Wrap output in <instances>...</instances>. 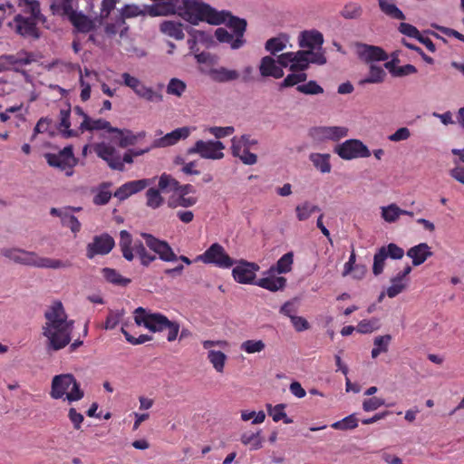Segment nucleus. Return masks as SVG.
Here are the masks:
<instances>
[{
  "label": "nucleus",
  "mask_w": 464,
  "mask_h": 464,
  "mask_svg": "<svg viewBox=\"0 0 464 464\" xmlns=\"http://www.w3.org/2000/svg\"><path fill=\"white\" fill-rule=\"evenodd\" d=\"M43 334L47 338V349L59 351L71 342L73 320H68L62 302L55 301L44 313Z\"/></svg>",
  "instance_id": "f257e3e1"
},
{
  "label": "nucleus",
  "mask_w": 464,
  "mask_h": 464,
  "mask_svg": "<svg viewBox=\"0 0 464 464\" xmlns=\"http://www.w3.org/2000/svg\"><path fill=\"white\" fill-rule=\"evenodd\" d=\"M176 12L184 20L192 24H197L199 21H206L210 24L218 25L223 24L226 13H218L209 5L199 0H181Z\"/></svg>",
  "instance_id": "f03ea898"
},
{
  "label": "nucleus",
  "mask_w": 464,
  "mask_h": 464,
  "mask_svg": "<svg viewBox=\"0 0 464 464\" xmlns=\"http://www.w3.org/2000/svg\"><path fill=\"white\" fill-rule=\"evenodd\" d=\"M1 255L16 264L38 268H67L72 266L69 260L53 259L40 256L35 252L26 251L17 247H5L1 249Z\"/></svg>",
  "instance_id": "7ed1b4c3"
},
{
  "label": "nucleus",
  "mask_w": 464,
  "mask_h": 464,
  "mask_svg": "<svg viewBox=\"0 0 464 464\" xmlns=\"http://www.w3.org/2000/svg\"><path fill=\"white\" fill-rule=\"evenodd\" d=\"M119 246L122 256L128 261H132L134 256H137L140 264L144 266H148L156 260V255L149 252L140 240L133 241L130 233L127 230H121L120 232Z\"/></svg>",
  "instance_id": "20e7f679"
},
{
  "label": "nucleus",
  "mask_w": 464,
  "mask_h": 464,
  "mask_svg": "<svg viewBox=\"0 0 464 464\" xmlns=\"http://www.w3.org/2000/svg\"><path fill=\"white\" fill-rule=\"evenodd\" d=\"M43 14H34L32 13L17 14L12 22L9 23L10 28L18 35L24 38L39 39L40 31L37 27L39 22H44Z\"/></svg>",
  "instance_id": "39448f33"
},
{
  "label": "nucleus",
  "mask_w": 464,
  "mask_h": 464,
  "mask_svg": "<svg viewBox=\"0 0 464 464\" xmlns=\"http://www.w3.org/2000/svg\"><path fill=\"white\" fill-rule=\"evenodd\" d=\"M122 81L121 84L129 87L140 98L148 102L160 103L163 101V95L160 89L163 84L159 85V90H154L152 87L147 86L139 78L130 75L129 72L121 74Z\"/></svg>",
  "instance_id": "423d86ee"
},
{
  "label": "nucleus",
  "mask_w": 464,
  "mask_h": 464,
  "mask_svg": "<svg viewBox=\"0 0 464 464\" xmlns=\"http://www.w3.org/2000/svg\"><path fill=\"white\" fill-rule=\"evenodd\" d=\"M44 158L51 167L64 171L67 177L73 175V169L78 163V160L74 157L72 146L64 147L58 153H46Z\"/></svg>",
  "instance_id": "0eeeda50"
},
{
  "label": "nucleus",
  "mask_w": 464,
  "mask_h": 464,
  "mask_svg": "<svg viewBox=\"0 0 464 464\" xmlns=\"http://www.w3.org/2000/svg\"><path fill=\"white\" fill-rule=\"evenodd\" d=\"M64 394L69 401H79L83 397V392L75 379H53L51 396L60 399Z\"/></svg>",
  "instance_id": "6e6552de"
},
{
  "label": "nucleus",
  "mask_w": 464,
  "mask_h": 464,
  "mask_svg": "<svg viewBox=\"0 0 464 464\" xmlns=\"http://www.w3.org/2000/svg\"><path fill=\"white\" fill-rule=\"evenodd\" d=\"M197 260L204 264H212L219 268H230L236 263L218 243L212 244Z\"/></svg>",
  "instance_id": "1a4fd4ad"
},
{
  "label": "nucleus",
  "mask_w": 464,
  "mask_h": 464,
  "mask_svg": "<svg viewBox=\"0 0 464 464\" xmlns=\"http://www.w3.org/2000/svg\"><path fill=\"white\" fill-rule=\"evenodd\" d=\"M142 11L139 6L134 5H126L120 12L119 15L115 18L113 23H108L105 25L104 31L107 35L113 36L120 33V36L123 37L128 32L129 27L126 25L125 20L127 18L136 17L140 14Z\"/></svg>",
  "instance_id": "9d476101"
},
{
  "label": "nucleus",
  "mask_w": 464,
  "mask_h": 464,
  "mask_svg": "<svg viewBox=\"0 0 464 464\" xmlns=\"http://www.w3.org/2000/svg\"><path fill=\"white\" fill-rule=\"evenodd\" d=\"M334 152L343 160H351L358 158H368L371 151L368 147L360 140L350 139L338 144Z\"/></svg>",
  "instance_id": "9b49d317"
},
{
  "label": "nucleus",
  "mask_w": 464,
  "mask_h": 464,
  "mask_svg": "<svg viewBox=\"0 0 464 464\" xmlns=\"http://www.w3.org/2000/svg\"><path fill=\"white\" fill-rule=\"evenodd\" d=\"M225 145L219 140H197L188 150V154H198L203 159L221 160L224 158Z\"/></svg>",
  "instance_id": "f8f14e48"
},
{
  "label": "nucleus",
  "mask_w": 464,
  "mask_h": 464,
  "mask_svg": "<svg viewBox=\"0 0 464 464\" xmlns=\"http://www.w3.org/2000/svg\"><path fill=\"white\" fill-rule=\"evenodd\" d=\"M134 320L138 325H143L151 332H161L166 329L169 319L159 313L147 314L145 309L138 307L135 312Z\"/></svg>",
  "instance_id": "ddd939ff"
},
{
  "label": "nucleus",
  "mask_w": 464,
  "mask_h": 464,
  "mask_svg": "<svg viewBox=\"0 0 464 464\" xmlns=\"http://www.w3.org/2000/svg\"><path fill=\"white\" fill-rule=\"evenodd\" d=\"M141 237L145 240L146 246L159 255V257L165 262H173L178 260V256L174 253L168 242L160 240L154 236L142 233Z\"/></svg>",
  "instance_id": "4468645a"
},
{
  "label": "nucleus",
  "mask_w": 464,
  "mask_h": 464,
  "mask_svg": "<svg viewBox=\"0 0 464 464\" xmlns=\"http://www.w3.org/2000/svg\"><path fill=\"white\" fill-rule=\"evenodd\" d=\"M93 150L96 155L106 161L111 169L124 170L121 157L113 146L105 142H100L94 145Z\"/></svg>",
  "instance_id": "2eb2a0df"
},
{
  "label": "nucleus",
  "mask_w": 464,
  "mask_h": 464,
  "mask_svg": "<svg viewBox=\"0 0 464 464\" xmlns=\"http://www.w3.org/2000/svg\"><path fill=\"white\" fill-rule=\"evenodd\" d=\"M114 246V239L109 234L104 233L100 236H95L92 242L87 246L86 256L88 258L92 259L97 255H107L112 250Z\"/></svg>",
  "instance_id": "dca6fc26"
},
{
  "label": "nucleus",
  "mask_w": 464,
  "mask_h": 464,
  "mask_svg": "<svg viewBox=\"0 0 464 464\" xmlns=\"http://www.w3.org/2000/svg\"><path fill=\"white\" fill-rule=\"evenodd\" d=\"M258 270L259 266L256 263L240 260L233 268L232 275L239 284H255L256 272Z\"/></svg>",
  "instance_id": "f3484780"
},
{
  "label": "nucleus",
  "mask_w": 464,
  "mask_h": 464,
  "mask_svg": "<svg viewBox=\"0 0 464 464\" xmlns=\"http://www.w3.org/2000/svg\"><path fill=\"white\" fill-rule=\"evenodd\" d=\"M220 13H226L224 15V23H227V26L235 33L236 40L234 41V49H239L245 44L244 34L246 29V21L243 18L232 15L227 11H221Z\"/></svg>",
  "instance_id": "a211bd4d"
},
{
  "label": "nucleus",
  "mask_w": 464,
  "mask_h": 464,
  "mask_svg": "<svg viewBox=\"0 0 464 464\" xmlns=\"http://www.w3.org/2000/svg\"><path fill=\"white\" fill-rule=\"evenodd\" d=\"M59 15L66 16L78 33L87 34L95 28L94 22L89 16L82 12L75 11L73 8Z\"/></svg>",
  "instance_id": "6ab92c4d"
},
{
  "label": "nucleus",
  "mask_w": 464,
  "mask_h": 464,
  "mask_svg": "<svg viewBox=\"0 0 464 464\" xmlns=\"http://www.w3.org/2000/svg\"><path fill=\"white\" fill-rule=\"evenodd\" d=\"M150 183L151 180L148 179L128 181L121 185L120 188H118L117 190L114 192L113 196L120 201H123L131 195L143 190L149 185H150Z\"/></svg>",
  "instance_id": "aec40b11"
},
{
  "label": "nucleus",
  "mask_w": 464,
  "mask_h": 464,
  "mask_svg": "<svg viewBox=\"0 0 464 464\" xmlns=\"http://www.w3.org/2000/svg\"><path fill=\"white\" fill-rule=\"evenodd\" d=\"M356 46L358 56L365 63L386 61L388 59L385 51L379 46L366 44H357Z\"/></svg>",
  "instance_id": "412c9836"
},
{
  "label": "nucleus",
  "mask_w": 464,
  "mask_h": 464,
  "mask_svg": "<svg viewBox=\"0 0 464 464\" xmlns=\"http://www.w3.org/2000/svg\"><path fill=\"white\" fill-rule=\"evenodd\" d=\"M312 135L318 139L337 141L348 135V129L343 126H320L313 129Z\"/></svg>",
  "instance_id": "4be33fe9"
},
{
  "label": "nucleus",
  "mask_w": 464,
  "mask_h": 464,
  "mask_svg": "<svg viewBox=\"0 0 464 464\" xmlns=\"http://www.w3.org/2000/svg\"><path fill=\"white\" fill-rule=\"evenodd\" d=\"M190 134L188 127H181L167 133L165 136L156 139L151 148H164L176 144L180 140H185Z\"/></svg>",
  "instance_id": "5701e85b"
},
{
  "label": "nucleus",
  "mask_w": 464,
  "mask_h": 464,
  "mask_svg": "<svg viewBox=\"0 0 464 464\" xmlns=\"http://www.w3.org/2000/svg\"><path fill=\"white\" fill-rule=\"evenodd\" d=\"M111 130V140L117 143L121 148H127L130 145H134L137 142L139 137H143L145 135L144 132L134 135L130 130H121L118 128H114Z\"/></svg>",
  "instance_id": "b1692460"
},
{
  "label": "nucleus",
  "mask_w": 464,
  "mask_h": 464,
  "mask_svg": "<svg viewBox=\"0 0 464 464\" xmlns=\"http://www.w3.org/2000/svg\"><path fill=\"white\" fill-rule=\"evenodd\" d=\"M276 61L271 56H265L261 59L259 72L263 77H273L280 79L284 76V71Z\"/></svg>",
  "instance_id": "393cba45"
},
{
  "label": "nucleus",
  "mask_w": 464,
  "mask_h": 464,
  "mask_svg": "<svg viewBox=\"0 0 464 464\" xmlns=\"http://www.w3.org/2000/svg\"><path fill=\"white\" fill-rule=\"evenodd\" d=\"M406 255L411 258L412 265L418 266L422 265L433 253L427 243H420L409 248Z\"/></svg>",
  "instance_id": "a878e982"
},
{
  "label": "nucleus",
  "mask_w": 464,
  "mask_h": 464,
  "mask_svg": "<svg viewBox=\"0 0 464 464\" xmlns=\"http://www.w3.org/2000/svg\"><path fill=\"white\" fill-rule=\"evenodd\" d=\"M114 127H111V123L103 119L93 120L90 116H85V120L80 125L81 132L85 130L93 131V130H105L111 135L112 134V130Z\"/></svg>",
  "instance_id": "bb28decb"
},
{
  "label": "nucleus",
  "mask_w": 464,
  "mask_h": 464,
  "mask_svg": "<svg viewBox=\"0 0 464 464\" xmlns=\"http://www.w3.org/2000/svg\"><path fill=\"white\" fill-rule=\"evenodd\" d=\"M112 183L109 181L102 182L96 188H92V192L94 193L92 202L96 206L106 205L111 198V192L110 188Z\"/></svg>",
  "instance_id": "cd10ccee"
},
{
  "label": "nucleus",
  "mask_w": 464,
  "mask_h": 464,
  "mask_svg": "<svg viewBox=\"0 0 464 464\" xmlns=\"http://www.w3.org/2000/svg\"><path fill=\"white\" fill-rule=\"evenodd\" d=\"M255 285L271 292H276L285 287L286 279L283 276L276 277L274 274H271L268 276L258 279L255 282Z\"/></svg>",
  "instance_id": "c85d7f7f"
},
{
  "label": "nucleus",
  "mask_w": 464,
  "mask_h": 464,
  "mask_svg": "<svg viewBox=\"0 0 464 464\" xmlns=\"http://www.w3.org/2000/svg\"><path fill=\"white\" fill-rule=\"evenodd\" d=\"M209 75L214 82L220 83L236 81L240 76L237 70L227 69L226 67L211 69Z\"/></svg>",
  "instance_id": "c756f323"
},
{
  "label": "nucleus",
  "mask_w": 464,
  "mask_h": 464,
  "mask_svg": "<svg viewBox=\"0 0 464 464\" xmlns=\"http://www.w3.org/2000/svg\"><path fill=\"white\" fill-rule=\"evenodd\" d=\"M101 273L108 283L116 286L125 287L131 282L130 278L121 276L116 269L113 268L104 267L102 269Z\"/></svg>",
  "instance_id": "7c9ffc66"
},
{
  "label": "nucleus",
  "mask_w": 464,
  "mask_h": 464,
  "mask_svg": "<svg viewBox=\"0 0 464 464\" xmlns=\"http://www.w3.org/2000/svg\"><path fill=\"white\" fill-rule=\"evenodd\" d=\"M324 43L323 34L318 31L303 32L300 38V46L313 49L321 46Z\"/></svg>",
  "instance_id": "2f4dec72"
},
{
  "label": "nucleus",
  "mask_w": 464,
  "mask_h": 464,
  "mask_svg": "<svg viewBox=\"0 0 464 464\" xmlns=\"http://www.w3.org/2000/svg\"><path fill=\"white\" fill-rule=\"evenodd\" d=\"M381 11L392 19L405 20V14L392 0H377Z\"/></svg>",
  "instance_id": "473e14b6"
},
{
  "label": "nucleus",
  "mask_w": 464,
  "mask_h": 464,
  "mask_svg": "<svg viewBox=\"0 0 464 464\" xmlns=\"http://www.w3.org/2000/svg\"><path fill=\"white\" fill-rule=\"evenodd\" d=\"M160 31L176 40H182L185 36L183 33V25L179 22L164 21L160 24Z\"/></svg>",
  "instance_id": "72a5a7b5"
},
{
  "label": "nucleus",
  "mask_w": 464,
  "mask_h": 464,
  "mask_svg": "<svg viewBox=\"0 0 464 464\" xmlns=\"http://www.w3.org/2000/svg\"><path fill=\"white\" fill-rule=\"evenodd\" d=\"M70 106L60 110L59 130L62 132L63 136L65 138L74 137L78 135V132L76 130L70 129Z\"/></svg>",
  "instance_id": "f704fd0d"
},
{
  "label": "nucleus",
  "mask_w": 464,
  "mask_h": 464,
  "mask_svg": "<svg viewBox=\"0 0 464 464\" xmlns=\"http://www.w3.org/2000/svg\"><path fill=\"white\" fill-rule=\"evenodd\" d=\"M309 160L314 167L321 173H330L332 166L330 163V154L327 153H311Z\"/></svg>",
  "instance_id": "c9c22d12"
},
{
  "label": "nucleus",
  "mask_w": 464,
  "mask_h": 464,
  "mask_svg": "<svg viewBox=\"0 0 464 464\" xmlns=\"http://www.w3.org/2000/svg\"><path fill=\"white\" fill-rule=\"evenodd\" d=\"M198 202V198L194 196H185L181 193H177L168 199V207L170 208H177L179 207L189 208Z\"/></svg>",
  "instance_id": "e433bc0d"
},
{
  "label": "nucleus",
  "mask_w": 464,
  "mask_h": 464,
  "mask_svg": "<svg viewBox=\"0 0 464 464\" xmlns=\"http://www.w3.org/2000/svg\"><path fill=\"white\" fill-rule=\"evenodd\" d=\"M294 262V254L293 252H287L283 255L275 266H271L268 273L274 274L277 272L278 274H285L291 271L292 265Z\"/></svg>",
  "instance_id": "4c0bfd02"
},
{
  "label": "nucleus",
  "mask_w": 464,
  "mask_h": 464,
  "mask_svg": "<svg viewBox=\"0 0 464 464\" xmlns=\"http://www.w3.org/2000/svg\"><path fill=\"white\" fill-rule=\"evenodd\" d=\"M240 441L242 444L249 446L251 450H259L263 446V439L260 430L256 432H244L241 435Z\"/></svg>",
  "instance_id": "58836bf2"
},
{
  "label": "nucleus",
  "mask_w": 464,
  "mask_h": 464,
  "mask_svg": "<svg viewBox=\"0 0 464 464\" xmlns=\"http://www.w3.org/2000/svg\"><path fill=\"white\" fill-rule=\"evenodd\" d=\"M385 76L386 72L382 67L371 64L368 76L360 80L359 84L362 86L366 83H381Z\"/></svg>",
  "instance_id": "ea45409f"
},
{
  "label": "nucleus",
  "mask_w": 464,
  "mask_h": 464,
  "mask_svg": "<svg viewBox=\"0 0 464 464\" xmlns=\"http://www.w3.org/2000/svg\"><path fill=\"white\" fill-rule=\"evenodd\" d=\"M320 211V208L309 201H304L295 207L296 218L299 221L307 220L314 212Z\"/></svg>",
  "instance_id": "a19ab883"
},
{
  "label": "nucleus",
  "mask_w": 464,
  "mask_h": 464,
  "mask_svg": "<svg viewBox=\"0 0 464 464\" xmlns=\"http://www.w3.org/2000/svg\"><path fill=\"white\" fill-rule=\"evenodd\" d=\"M307 51H298L294 53L293 63L290 64L292 72L304 71L309 66V59Z\"/></svg>",
  "instance_id": "79ce46f5"
},
{
  "label": "nucleus",
  "mask_w": 464,
  "mask_h": 464,
  "mask_svg": "<svg viewBox=\"0 0 464 464\" xmlns=\"http://www.w3.org/2000/svg\"><path fill=\"white\" fill-rule=\"evenodd\" d=\"M362 7L360 4L350 2L347 3L340 12V14L344 19H358L362 14Z\"/></svg>",
  "instance_id": "37998d69"
},
{
  "label": "nucleus",
  "mask_w": 464,
  "mask_h": 464,
  "mask_svg": "<svg viewBox=\"0 0 464 464\" xmlns=\"http://www.w3.org/2000/svg\"><path fill=\"white\" fill-rule=\"evenodd\" d=\"M160 190V188H150L146 191V205L149 208L156 209L163 205L164 198L161 196Z\"/></svg>",
  "instance_id": "c03bdc74"
},
{
  "label": "nucleus",
  "mask_w": 464,
  "mask_h": 464,
  "mask_svg": "<svg viewBox=\"0 0 464 464\" xmlns=\"http://www.w3.org/2000/svg\"><path fill=\"white\" fill-rule=\"evenodd\" d=\"M187 90V84L179 78H171L167 84L166 92L169 95L181 97Z\"/></svg>",
  "instance_id": "a18cd8bd"
},
{
  "label": "nucleus",
  "mask_w": 464,
  "mask_h": 464,
  "mask_svg": "<svg viewBox=\"0 0 464 464\" xmlns=\"http://www.w3.org/2000/svg\"><path fill=\"white\" fill-rule=\"evenodd\" d=\"M159 188L163 192H176L179 189V181L170 175L163 173L159 179Z\"/></svg>",
  "instance_id": "49530a36"
},
{
  "label": "nucleus",
  "mask_w": 464,
  "mask_h": 464,
  "mask_svg": "<svg viewBox=\"0 0 464 464\" xmlns=\"http://www.w3.org/2000/svg\"><path fill=\"white\" fill-rule=\"evenodd\" d=\"M231 153L234 157L238 158L246 165H254L257 161V156L255 153L250 152V149L246 146H240L237 153L231 150Z\"/></svg>",
  "instance_id": "de8ad7c7"
},
{
  "label": "nucleus",
  "mask_w": 464,
  "mask_h": 464,
  "mask_svg": "<svg viewBox=\"0 0 464 464\" xmlns=\"http://www.w3.org/2000/svg\"><path fill=\"white\" fill-rule=\"evenodd\" d=\"M257 140L255 139H252L249 134H244L240 137H233L231 139V150H235L237 153L240 150V146H246L249 149H251L252 146L256 145Z\"/></svg>",
  "instance_id": "09e8293b"
},
{
  "label": "nucleus",
  "mask_w": 464,
  "mask_h": 464,
  "mask_svg": "<svg viewBox=\"0 0 464 464\" xmlns=\"http://www.w3.org/2000/svg\"><path fill=\"white\" fill-rule=\"evenodd\" d=\"M401 215V209L396 204L382 208V218L389 223L395 222Z\"/></svg>",
  "instance_id": "8fccbe9b"
},
{
  "label": "nucleus",
  "mask_w": 464,
  "mask_h": 464,
  "mask_svg": "<svg viewBox=\"0 0 464 464\" xmlns=\"http://www.w3.org/2000/svg\"><path fill=\"white\" fill-rule=\"evenodd\" d=\"M77 4V0H53L51 9L53 14H60L68 12Z\"/></svg>",
  "instance_id": "3c124183"
},
{
  "label": "nucleus",
  "mask_w": 464,
  "mask_h": 464,
  "mask_svg": "<svg viewBox=\"0 0 464 464\" xmlns=\"http://www.w3.org/2000/svg\"><path fill=\"white\" fill-rule=\"evenodd\" d=\"M386 259L384 248H379L373 256L372 273L374 276H379L383 272Z\"/></svg>",
  "instance_id": "603ef678"
},
{
  "label": "nucleus",
  "mask_w": 464,
  "mask_h": 464,
  "mask_svg": "<svg viewBox=\"0 0 464 464\" xmlns=\"http://www.w3.org/2000/svg\"><path fill=\"white\" fill-rule=\"evenodd\" d=\"M380 328V320L378 318H372L369 320H362L356 326V330L361 334H370Z\"/></svg>",
  "instance_id": "864d4df0"
},
{
  "label": "nucleus",
  "mask_w": 464,
  "mask_h": 464,
  "mask_svg": "<svg viewBox=\"0 0 464 464\" xmlns=\"http://www.w3.org/2000/svg\"><path fill=\"white\" fill-rule=\"evenodd\" d=\"M208 358L213 364V367L218 372H222L227 356L220 351H209Z\"/></svg>",
  "instance_id": "5fc2aeb1"
},
{
  "label": "nucleus",
  "mask_w": 464,
  "mask_h": 464,
  "mask_svg": "<svg viewBox=\"0 0 464 464\" xmlns=\"http://www.w3.org/2000/svg\"><path fill=\"white\" fill-rule=\"evenodd\" d=\"M296 90L304 94L316 95L324 92L323 87H321L315 81H309L305 84L297 85Z\"/></svg>",
  "instance_id": "6e6d98bb"
},
{
  "label": "nucleus",
  "mask_w": 464,
  "mask_h": 464,
  "mask_svg": "<svg viewBox=\"0 0 464 464\" xmlns=\"http://www.w3.org/2000/svg\"><path fill=\"white\" fill-rule=\"evenodd\" d=\"M358 426V420L355 418L354 414H351L341 420H338L332 424V428L335 430H352Z\"/></svg>",
  "instance_id": "4d7b16f0"
},
{
  "label": "nucleus",
  "mask_w": 464,
  "mask_h": 464,
  "mask_svg": "<svg viewBox=\"0 0 464 464\" xmlns=\"http://www.w3.org/2000/svg\"><path fill=\"white\" fill-rule=\"evenodd\" d=\"M124 314V310H110L105 321L104 328L106 330L114 329L122 319Z\"/></svg>",
  "instance_id": "13d9d810"
},
{
  "label": "nucleus",
  "mask_w": 464,
  "mask_h": 464,
  "mask_svg": "<svg viewBox=\"0 0 464 464\" xmlns=\"http://www.w3.org/2000/svg\"><path fill=\"white\" fill-rule=\"evenodd\" d=\"M180 3V0H169L166 3H163L162 5L159 6L160 8V11H154V9H152L150 11V14L152 15H165L168 14H175Z\"/></svg>",
  "instance_id": "bf43d9fd"
},
{
  "label": "nucleus",
  "mask_w": 464,
  "mask_h": 464,
  "mask_svg": "<svg viewBox=\"0 0 464 464\" xmlns=\"http://www.w3.org/2000/svg\"><path fill=\"white\" fill-rule=\"evenodd\" d=\"M286 405L284 403L276 404V406H272V404H266V410L269 416L273 418V420L278 422L284 417H285V409Z\"/></svg>",
  "instance_id": "052dcab7"
},
{
  "label": "nucleus",
  "mask_w": 464,
  "mask_h": 464,
  "mask_svg": "<svg viewBox=\"0 0 464 464\" xmlns=\"http://www.w3.org/2000/svg\"><path fill=\"white\" fill-rule=\"evenodd\" d=\"M384 248L387 258L390 257L394 260L401 259L404 256V250L394 243H390L386 246H382Z\"/></svg>",
  "instance_id": "680f3d73"
},
{
  "label": "nucleus",
  "mask_w": 464,
  "mask_h": 464,
  "mask_svg": "<svg viewBox=\"0 0 464 464\" xmlns=\"http://www.w3.org/2000/svg\"><path fill=\"white\" fill-rule=\"evenodd\" d=\"M241 349L247 353H259L265 349V343L261 340H247L242 343Z\"/></svg>",
  "instance_id": "e2e57ef3"
},
{
  "label": "nucleus",
  "mask_w": 464,
  "mask_h": 464,
  "mask_svg": "<svg viewBox=\"0 0 464 464\" xmlns=\"http://www.w3.org/2000/svg\"><path fill=\"white\" fill-rule=\"evenodd\" d=\"M285 48V44L281 38L273 37L266 41V50L270 52L272 54H276V53L284 50Z\"/></svg>",
  "instance_id": "0e129e2a"
},
{
  "label": "nucleus",
  "mask_w": 464,
  "mask_h": 464,
  "mask_svg": "<svg viewBox=\"0 0 464 464\" xmlns=\"http://www.w3.org/2000/svg\"><path fill=\"white\" fill-rule=\"evenodd\" d=\"M215 36L220 43L229 44L230 47L234 49L236 36L231 34L227 29L221 27L218 28L215 32Z\"/></svg>",
  "instance_id": "69168bd1"
},
{
  "label": "nucleus",
  "mask_w": 464,
  "mask_h": 464,
  "mask_svg": "<svg viewBox=\"0 0 464 464\" xmlns=\"http://www.w3.org/2000/svg\"><path fill=\"white\" fill-rule=\"evenodd\" d=\"M208 131L215 136L217 139H221L227 136H230L234 133L235 128L233 126H226V127H210L208 129Z\"/></svg>",
  "instance_id": "338daca9"
},
{
  "label": "nucleus",
  "mask_w": 464,
  "mask_h": 464,
  "mask_svg": "<svg viewBox=\"0 0 464 464\" xmlns=\"http://www.w3.org/2000/svg\"><path fill=\"white\" fill-rule=\"evenodd\" d=\"M399 32L404 35L419 40L421 35L420 31L413 25L407 23H401L398 28Z\"/></svg>",
  "instance_id": "774afa93"
}]
</instances>
